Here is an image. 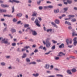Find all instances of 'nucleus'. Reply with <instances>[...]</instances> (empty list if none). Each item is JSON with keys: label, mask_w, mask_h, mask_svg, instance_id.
I'll list each match as a JSON object with an SVG mask.
<instances>
[{"label": "nucleus", "mask_w": 77, "mask_h": 77, "mask_svg": "<svg viewBox=\"0 0 77 77\" xmlns=\"http://www.w3.org/2000/svg\"><path fill=\"white\" fill-rule=\"evenodd\" d=\"M26 64L28 65H32H32H36V62L35 61H33V62H32L29 63H27Z\"/></svg>", "instance_id": "nucleus-5"}, {"label": "nucleus", "mask_w": 77, "mask_h": 77, "mask_svg": "<svg viewBox=\"0 0 77 77\" xmlns=\"http://www.w3.org/2000/svg\"><path fill=\"white\" fill-rule=\"evenodd\" d=\"M26 62H27V63H28V62L29 63L30 62V60L29 58H27L26 59Z\"/></svg>", "instance_id": "nucleus-24"}, {"label": "nucleus", "mask_w": 77, "mask_h": 77, "mask_svg": "<svg viewBox=\"0 0 77 77\" xmlns=\"http://www.w3.org/2000/svg\"><path fill=\"white\" fill-rule=\"evenodd\" d=\"M48 8H49L50 9H52V8H53V6L52 5H49L48 6Z\"/></svg>", "instance_id": "nucleus-25"}, {"label": "nucleus", "mask_w": 77, "mask_h": 77, "mask_svg": "<svg viewBox=\"0 0 77 77\" xmlns=\"http://www.w3.org/2000/svg\"><path fill=\"white\" fill-rule=\"evenodd\" d=\"M39 74L38 73H36V74L34 73L32 74V75L35 77H38V76H39Z\"/></svg>", "instance_id": "nucleus-11"}, {"label": "nucleus", "mask_w": 77, "mask_h": 77, "mask_svg": "<svg viewBox=\"0 0 77 77\" xmlns=\"http://www.w3.org/2000/svg\"><path fill=\"white\" fill-rule=\"evenodd\" d=\"M11 45L12 46H13L14 47H15L16 46V43H13Z\"/></svg>", "instance_id": "nucleus-36"}, {"label": "nucleus", "mask_w": 77, "mask_h": 77, "mask_svg": "<svg viewBox=\"0 0 77 77\" xmlns=\"http://www.w3.org/2000/svg\"><path fill=\"white\" fill-rule=\"evenodd\" d=\"M59 12V10L58 9L54 10V12L55 14H56V13H58Z\"/></svg>", "instance_id": "nucleus-18"}, {"label": "nucleus", "mask_w": 77, "mask_h": 77, "mask_svg": "<svg viewBox=\"0 0 77 77\" xmlns=\"http://www.w3.org/2000/svg\"><path fill=\"white\" fill-rule=\"evenodd\" d=\"M71 21L72 22H75V21H76V19H75V18H73L72 19Z\"/></svg>", "instance_id": "nucleus-33"}, {"label": "nucleus", "mask_w": 77, "mask_h": 77, "mask_svg": "<svg viewBox=\"0 0 77 77\" xmlns=\"http://www.w3.org/2000/svg\"><path fill=\"white\" fill-rule=\"evenodd\" d=\"M7 17H12V16L8 14V15H7Z\"/></svg>", "instance_id": "nucleus-56"}, {"label": "nucleus", "mask_w": 77, "mask_h": 77, "mask_svg": "<svg viewBox=\"0 0 77 77\" xmlns=\"http://www.w3.org/2000/svg\"><path fill=\"white\" fill-rule=\"evenodd\" d=\"M51 45V43L50 42H46V46L47 48H49Z\"/></svg>", "instance_id": "nucleus-4"}, {"label": "nucleus", "mask_w": 77, "mask_h": 77, "mask_svg": "<svg viewBox=\"0 0 77 77\" xmlns=\"http://www.w3.org/2000/svg\"><path fill=\"white\" fill-rule=\"evenodd\" d=\"M27 56V54L26 53L23 54V55L22 56V58H25Z\"/></svg>", "instance_id": "nucleus-23"}, {"label": "nucleus", "mask_w": 77, "mask_h": 77, "mask_svg": "<svg viewBox=\"0 0 77 77\" xmlns=\"http://www.w3.org/2000/svg\"><path fill=\"white\" fill-rule=\"evenodd\" d=\"M68 17H69V19H71V17L74 18L75 16L74 15H68Z\"/></svg>", "instance_id": "nucleus-14"}, {"label": "nucleus", "mask_w": 77, "mask_h": 77, "mask_svg": "<svg viewBox=\"0 0 77 77\" xmlns=\"http://www.w3.org/2000/svg\"><path fill=\"white\" fill-rule=\"evenodd\" d=\"M52 31V29H48L47 30V32H51Z\"/></svg>", "instance_id": "nucleus-31"}, {"label": "nucleus", "mask_w": 77, "mask_h": 77, "mask_svg": "<svg viewBox=\"0 0 77 77\" xmlns=\"http://www.w3.org/2000/svg\"><path fill=\"white\" fill-rule=\"evenodd\" d=\"M36 24V26L38 27H41V25L39 23V21L38 19H36L34 22Z\"/></svg>", "instance_id": "nucleus-2"}, {"label": "nucleus", "mask_w": 77, "mask_h": 77, "mask_svg": "<svg viewBox=\"0 0 77 77\" xmlns=\"http://www.w3.org/2000/svg\"><path fill=\"white\" fill-rule=\"evenodd\" d=\"M47 8H48V6H44L43 7V9L45 10H46V9H47Z\"/></svg>", "instance_id": "nucleus-37"}, {"label": "nucleus", "mask_w": 77, "mask_h": 77, "mask_svg": "<svg viewBox=\"0 0 77 77\" xmlns=\"http://www.w3.org/2000/svg\"><path fill=\"white\" fill-rule=\"evenodd\" d=\"M77 42H73V45H75V46H76L77 45Z\"/></svg>", "instance_id": "nucleus-39"}, {"label": "nucleus", "mask_w": 77, "mask_h": 77, "mask_svg": "<svg viewBox=\"0 0 77 77\" xmlns=\"http://www.w3.org/2000/svg\"><path fill=\"white\" fill-rule=\"evenodd\" d=\"M51 68L50 69V70L54 68V66L53 65H51L50 66Z\"/></svg>", "instance_id": "nucleus-42"}, {"label": "nucleus", "mask_w": 77, "mask_h": 77, "mask_svg": "<svg viewBox=\"0 0 77 77\" xmlns=\"http://www.w3.org/2000/svg\"><path fill=\"white\" fill-rule=\"evenodd\" d=\"M68 29L69 30H71V29H72V27L71 26H69L68 27Z\"/></svg>", "instance_id": "nucleus-48"}, {"label": "nucleus", "mask_w": 77, "mask_h": 77, "mask_svg": "<svg viewBox=\"0 0 77 77\" xmlns=\"http://www.w3.org/2000/svg\"><path fill=\"white\" fill-rule=\"evenodd\" d=\"M66 42L67 43V45H69V40L68 39H66Z\"/></svg>", "instance_id": "nucleus-34"}, {"label": "nucleus", "mask_w": 77, "mask_h": 77, "mask_svg": "<svg viewBox=\"0 0 77 77\" xmlns=\"http://www.w3.org/2000/svg\"><path fill=\"white\" fill-rule=\"evenodd\" d=\"M55 48H56V46H55V45H54L52 46V47L51 48V49L52 50H54V49H55Z\"/></svg>", "instance_id": "nucleus-32"}, {"label": "nucleus", "mask_w": 77, "mask_h": 77, "mask_svg": "<svg viewBox=\"0 0 77 77\" xmlns=\"http://www.w3.org/2000/svg\"><path fill=\"white\" fill-rule=\"evenodd\" d=\"M67 2L69 4H71L72 3V1L71 0H67Z\"/></svg>", "instance_id": "nucleus-21"}, {"label": "nucleus", "mask_w": 77, "mask_h": 77, "mask_svg": "<svg viewBox=\"0 0 77 77\" xmlns=\"http://www.w3.org/2000/svg\"><path fill=\"white\" fill-rule=\"evenodd\" d=\"M6 57L7 58V59H9L10 57H11V56H6Z\"/></svg>", "instance_id": "nucleus-51"}, {"label": "nucleus", "mask_w": 77, "mask_h": 77, "mask_svg": "<svg viewBox=\"0 0 77 77\" xmlns=\"http://www.w3.org/2000/svg\"><path fill=\"white\" fill-rule=\"evenodd\" d=\"M38 50L37 49H35V50L34 51V52L35 53H38Z\"/></svg>", "instance_id": "nucleus-35"}, {"label": "nucleus", "mask_w": 77, "mask_h": 77, "mask_svg": "<svg viewBox=\"0 0 77 77\" xmlns=\"http://www.w3.org/2000/svg\"><path fill=\"white\" fill-rule=\"evenodd\" d=\"M1 65L2 66H5L6 63L4 62H2L1 63Z\"/></svg>", "instance_id": "nucleus-27"}, {"label": "nucleus", "mask_w": 77, "mask_h": 77, "mask_svg": "<svg viewBox=\"0 0 77 77\" xmlns=\"http://www.w3.org/2000/svg\"><path fill=\"white\" fill-rule=\"evenodd\" d=\"M49 68H50V65L48 64H46L45 68L46 69H49Z\"/></svg>", "instance_id": "nucleus-17"}, {"label": "nucleus", "mask_w": 77, "mask_h": 77, "mask_svg": "<svg viewBox=\"0 0 77 77\" xmlns=\"http://www.w3.org/2000/svg\"><path fill=\"white\" fill-rule=\"evenodd\" d=\"M30 48V46H26L24 47V48H26V49H27V48Z\"/></svg>", "instance_id": "nucleus-50"}, {"label": "nucleus", "mask_w": 77, "mask_h": 77, "mask_svg": "<svg viewBox=\"0 0 77 77\" xmlns=\"http://www.w3.org/2000/svg\"><path fill=\"white\" fill-rule=\"evenodd\" d=\"M9 2H11V3H14H14H20V1L16 0H9Z\"/></svg>", "instance_id": "nucleus-3"}, {"label": "nucleus", "mask_w": 77, "mask_h": 77, "mask_svg": "<svg viewBox=\"0 0 77 77\" xmlns=\"http://www.w3.org/2000/svg\"><path fill=\"white\" fill-rule=\"evenodd\" d=\"M73 41H74V42H77V37H75V38H74L73 39Z\"/></svg>", "instance_id": "nucleus-46"}, {"label": "nucleus", "mask_w": 77, "mask_h": 77, "mask_svg": "<svg viewBox=\"0 0 77 77\" xmlns=\"http://www.w3.org/2000/svg\"><path fill=\"white\" fill-rule=\"evenodd\" d=\"M35 18L34 17H33L32 18H31V20L32 21H34V20H35Z\"/></svg>", "instance_id": "nucleus-55"}, {"label": "nucleus", "mask_w": 77, "mask_h": 77, "mask_svg": "<svg viewBox=\"0 0 77 77\" xmlns=\"http://www.w3.org/2000/svg\"><path fill=\"white\" fill-rule=\"evenodd\" d=\"M69 43L70 44H72V39H70V40L69 41Z\"/></svg>", "instance_id": "nucleus-52"}, {"label": "nucleus", "mask_w": 77, "mask_h": 77, "mask_svg": "<svg viewBox=\"0 0 77 77\" xmlns=\"http://www.w3.org/2000/svg\"><path fill=\"white\" fill-rule=\"evenodd\" d=\"M20 48H17V51H18V52H21V51H20Z\"/></svg>", "instance_id": "nucleus-45"}, {"label": "nucleus", "mask_w": 77, "mask_h": 77, "mask_svg": "<svg viewBox=\"0 0 77 77\" xmlns=\"http://www.w3.org/2000/svg\"><path fill=\"white\" fill-rule=\"evenodd\" d=\"M65 24H68L69 26H71V23L69 22H68L67 21H65Z\"/></svg>", "instance_id": "nucleus-10"}, {"label": "nucleus", "mask_w": 77, "mask_h": 77, "mask_svg": "<svg viewBox=\"0 0 77 77\" xmlns=\"http://www.w3.org/2000/svg\"><path fill=\"white\" fill-rule=\"evenodd\" d=\"M55 77V76L54 75H51L47 77Z\"/></svg>", "instance_id": "nucleus-62"}, {"label": "nucleus", "mask_w": 77, "mask_h": 77, "mask_svg": "<svg viewBox=\"0 0 77 77\" xmlns=\"http://www.w3.org/2000/svg\"><path fill=\"white\" fill-rule=\"evenodd\" d=\"M63 47H64V44L63 43L59 46V48H63Z\"/></svg>", "instance_id": "nucleus-13"}, {"label": "nucleus", "mask_w": 77, "mask_h": 77, "mask_svg": "<svg viewBox=\"0 0 77 77\" xmlns=\"http://www.w3.org/2000/svg\"><path fill=\"white\" fill-rule=\"evenodd\" d=\"M72 72L73 73H74V72H75L76 71H77V70H76V69L75 68H73L72 69Z\"/></svg>", "instance_id": "nucleus-16"}, {"label": "nucleus", "mask_w": 77, "mask_h": 77, "mask_svg": "<svg viewBox=\"0 0 77 77\" xmlns=\"http://www.w3.org/2000/svg\"><path fill=\"white\" fill-rule=\"evenodd\" d=\"M38 8L39 10H42V9H43V7L42 6H39L38 7Z\"/></svg>", "instance_id": "nucleus-47"}, {"label": "nucleus", "mask_w": 77, "mask_h": 77, "mask_svg": "<svg viewBox=\"0 0 77 77\" xmlns=\"http://www.w3.org/2000/svg\"><path fill=\"white\" fill-rule=\"evenodd\" d=\"M22 13H19L17 14V16L18 17H21L22 16Z\"/></svg>", "instance_id": "nucleus-19"}, {"label": "nucleus", "mask_w": 77, "mask_h": 77, "mask_svg": "<svg viewBox=\"0 0 77 77\" xmlns=\"http://www.w3.org/2000/svg\"><path fill=\"white\" fill-rule=\"evenodd\" d=\"M36 47V45H34L32 46V48H35Z\"/></svg>", "instance_id": "nucleus-59"}, {"label": "nucleus", "mask_w": 77, "mask_h": 77, "mask_svg": "<svg viewBox=\"0 0 77 77\" xmlns=\"http://www.w3.org/2000/svg\"><path fill=\"white\" fill-rule=\"evenodd\" d=\"M1 43L2 44L5 43V44H7L8 45H10L11 44L10 42H8V39L6 38L2 39L1 41Z\"/></svg>", "instance_id": "nucleus-1"}, {"label": "nucleus", "mask_w": 77, "mask_h": 77, "mask_svg": "<svg viewBox=\"0 0 77 77\" xmlns=\"http://www.w3.org/2000/svg\"><path fill=\"white\" fill-rule=\"evenodd\" d=\"M63 9L65 11H66L68 10V8H63Z\"/></svg>", "instance_id": "nucleus-61"}, {"label": "nucleus", "mask_w": 77, "mask_h": 77, "mask_svg": "<svg viewBox=\"0 0 77 77\" xmlns=\"http://www.w3.org/2000/svg\"><path fill=\"white\" fill-rule=\"evenodd\" d=\"M42 2L41 0H39V1H38L37 2V3L38 5H39L41 4V2Z\"/></svg>", "instance_id": "nucleus-28"}, {"label": "nucleus", "mask_w": 77, "mask_h": 77, "mask_svg": "<svg viewBox=\"0 0 77 77\" xmlns=\"http://www.w3.org/2000/svg\"><path fill=\"white\" fill-rule=\"evenodd\" d=\"M34 54V53L32 52L31 54H30V56H33Z\"/></svg>", "instance_id": "nucleus-64"}, {"label": "nucleus", "mask_w": 77, "mask_h": 77, "mask_svg": "<svg viewBox=\"0 0 77 77\" xmlns=\"http://www.w3.org/2000/svg\"><path fill=\"white\" fill-rule=\"evenodd\" d=\"M33 13V14L32 15V16L33 17H36L37 15V13L36 11H34Z\"/></svg>", "instance_id": "nucleus-12"}, {"label": "nucleus", "mask_w": 77, "mask_h": 77, "mask_svg": "<svg viewBox=\"0 0 77 77\" xmlns=\"http://www.w3.org/2000/svg\"><path fill=\"white\" fill-rule=\"evenodd\" d=\"M12 13H14V11H15V9H14V7H12Z\"/></svg>", "instance_id": "nucleus-40"}, {"label": "nucleus", "mask_w": 77, "mask_h": 77, "mask_svg": "<svg viewBox=\"0 0 77 77\" xmlns=\"http://www.w3.org/2000/svg\"><path fill=\"white\" fill-rule=\"evenodd\" d=\"M55 60H58V59H59V57H56L55 58Z\"/></svg>", "instance_id": "nucleus-60"}, {"label": "nucleus", "mask_w": 77, "mask_h": 77, "mask_svg": "<svg viewBox=\"0 0 77 77\" xmlns=\"http://www.w3.org/2000/svg\"><path fill=\"white\" fill-rule=\"evenodd\" d=\"M57 76H58V77H63V75H60V74H58L57 75Z\"/></svg>", "instance_id": "nucleus-41"}, {"label": "nucleus", "mask_w": 77, "mask_h": 77, "mask_svg": "<svg viewBox=\"0 0 77 77\" xmlns=\"http://www.w3.org/2000/svg\"><path fill=\"white\" fill-rule=\"evenodd\" d=\"M54 70H55V71H60V69H57V68H55L54 69Z\"/></svg>", "instance_id": "nucleus-49"}, {"label": "nucleus", "mask_w": 77, "mask_h": 77, "mask_svg": "<svg viewBox=\"0 0 77 77\" xmlns=\"http://www.w3.org/2000/svg\"><path fill=\"white\" fill-rule=\"evenodd\" d=\"M13 21L15 23L17 21V20L14 18L13 19Z\"/></svg>", "instance_id": "nucleus-44"}, {"label": "nucleus", "mask_w": 77, "mask_h": 77, "mask_svg": "<svg viewBox=\"0 0 77 77\" xmlns=\"http://www.w3.org/2000/svg\"><path fill=\"white\" fill-rule=\"evenodd\" d=\"M32 0H28L29 3H30V4L32 3Z\"/></svg>", "instance_id": "nucleus-53"}, {"label": "nucleus", "mask_w": 77, "mask_h": 77, "mask_svg": "<svg viewBox=\"0 0 77 77\" xmlns=\"http://www.w3.org/2000/svg\"><path fill=\"white\" fill-rule=\"evenodd\" d=\"M72 46H73L72 45H70L68 46V47H69V48H72Z\"/></svg>", "instance_id": "nucleus-54"}, {"label": "nucleus", "mask_w": 77, "mask_h": 77, "mask_svg": "<svg viewBox=\"0 0 77 77\" xmlns=\"http://www.w3.org/2000/svg\"><path fill=\"white\" fill-rule=\"evenodd\" d=\"M77 36V33L75 32H72V36Z\"/></svg>", "instance_id": "nucleus-20"}, {"label": "nucleus", "mask_w": 77, "mask_h": 77, "mask_svg": "<svg viewBox=\"0 0 77 77\" xmlns=\"http://www.w3.org/2000/svg\"><path fill=\"white\" fill-rule=\"evenodd\" d=\"M67 72L68 74H70V75L72 74V73H71V70H68L67 71Z\"/></svg>", "instance_id": "nucleus-15"}, {"label": "nucleus", "mask_w": 77, "mask_h": 77, "mask_svg": "<svg viewBox=\"0 0 77 77\" xmlns=\"http://www.w3.org/2000/svg\"><path fill=\"white\" fill-rule=\"evenodd\" d=\"M50 40V38H48L46 40V42H49V41Z\"/></svg>", "instance_id": "nucleus-26"}, {"label": "nucleus", "mask_w": 77, "mask_h": 77, "mask_svg": "<svg viewBox=\"0 0 77 77\" xmlns=\"http://www.w3.org/2000/svg\"><path fill=\"white\" fill-rule=\"evenodd\" d=\"M24 26V27H29V24H25Z\"/></svg>", "instance_id": "nucleus-38"}, {"label": "nucleus", "mask_w": 77, "mask_h": 77, "mask_svg": "<svg viewBox=\"0 0 77 77\" xmlns=\"http://www.w3.org/2000/svg\"><path fill=\"white\" fill-rule=\"evenodd\" d=\"M1 7L3 8H8L9 7V5H4V4H2L1 5Z\"/></svg>", "instance_id": "nucleus-8"}, {"label": "nucleus", "mask_w": 77, "mask_h": 77, "mask_svg": "<svg viewBox=\"0 0 77 77\" xmlns=\"http://www.w3.org/2000/svg\"><path fill=\"white\" fill-rule=\"evenodd\" d=\"M11 32H12V33H14L16 32V30L14 29H12L11 30Z\"/></svg>", "instance_id": "nucleus-29"}, {"label": "nucleus", "mask_w": 77, "mask_h": 77, "mask_svg": "<svg viewBox=\"0 0 77 77\" xmlns=\"http://www.w3.org/2000/svg\"><path fill=\"white\" fill-rule=\"evenodd\" d=\"M52 42H53V44H56V43H57V41H56L55 40H52Z\"/></svg>", "instance_id": "nucleus-30"}, {"label": "nucleus", "mask_w": 77, "mask_h": 77, "mask_svg": "<svg viewBox=\"0 0 77 77\" xmlns=\"http://www.w3.org/2000/svg\"><path fill=\"white\" fill-rule=\"evenodd\" d=\"M58 56H62V52H61L59 53Z\"/></svg>", "instance_id": "nucleus-43"}, {"label": "nucleus", "mask_w": 77, "mask_h": 77, "mask_svg": "<svg viewBox=\"0 0 77 77\" xmlns=\"http://www.w3.org/2000/svg\"><path fill=\"white\" fill-rule=\"evenodd\" d=\"M51 24L54 26V27H56V28H57L58 26L56 24V23H54V22H51Z\"/></svg>", "instance_id": "nucleus-7"}, {"label": "nucleus", "mask_w": 77, "mask_h": 77, "mask_svg": "<svg viewBox=\"0 0 77 77\" xmlns=\"http://www.w3.org/2000/svg\"><path fill=\"white\" fill-rule=\"evenodd\" d=\"M39 48H40L41 49H42V48H43V46L42 45L40 46V47Z\"/></svg>", "instance_id": "nucleus-58"}, {"label": "nucleus", "mask_w": 77, "mask_h": 77, "mask_svg": "<svg viewBox=\"0 0 77 77\" xmlns=\"http://www.w3.org/2000/svg\"><path fill=\"white\" fill-rule=\"evenodd\" d=\"M43 43L44 44V45H45V44H46V42L45 41H43Z\"/></svg>", "instance_id": "nucleus-63"}, {"label": "nucleus", "mask_w": 77, "mask_h": 77, "mask_svg": "<svg viewBox=\"0 0 77 77\" xmlns=\"http://www.w3.org/2000/svg\"><path fill=\"white\" fill-rule=\"evenodd\" d=\"M47 73H48V74H50L51 73V72L50 71H46Z\"/></svg>", "instance_id": "nucleus-57"}, {"label": "nucleus", "mask_w": 77, "mask_h": 77, "mask_svg": "<svg viewBox=\"0 0 77 77\" xmlns=\"http://www.w3.org/2000/svg\"><path fill=\"white\" fill-rule=\"evenodd\" d=\"M7 11L6 9H2L1 12H6Z\"/></svg>", "instance_id": "nucleus-22"}, {"label": "nucleus", "mask_w": 77, "mask_h": 77, "mask_svg": "<svg viewBox=\"0 0 77 77\" xmlns=\"http://www.w3.org/2000/svg\"><path fill=\"white\" fill-rule=\"evenodd\" d=\"M32 35L34 36H36L37 35V32L35 31H32Z\"/></svg>", "instance_id": "nucleus-9"}, {"label": "nucleus", "mask_w": 77, "mask_h": 77, "mask_svg": "<svg viewBox=\"0 0 77 77\" xmlns=\"http://www.w3.org/2000/svg\"><path fill=\"white\" fill-rule=\"evenodd\" d=\"M54 22L56 24H59L60 23V20L58 19H56L54 20Z\"/></svg>", "instance_id": "nucleus-6"}]
</instances>
